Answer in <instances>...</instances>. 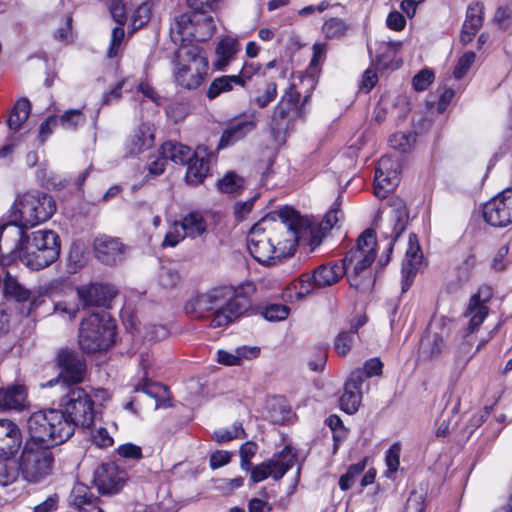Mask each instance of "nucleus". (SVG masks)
I'll return each instance as SVG.
<instances>
[{
	"mask_svg": "<svg viewBox=\"0 0 512 512\" xmlns=\"http://www.w3.org/2000/svg\"><path fill=\"white\" fill-rule=\"evenodd\" d=\"M337 206L336 202L317 225L292 208L281 209L279 216L282 223L274 240L265 234L261 222L256 223L247 236V247L251 256L261 264L273 265L292 256L300 241L319 245L326 233L343 218V212Z\"/></svg>",
	"mask_w": 512,
	"mask_h": 512,
	"instance_id": "obj_1",
	"label": "nucleus"
},
{
	"mask_svg": "<svg viewBox=\"0 0 512 512\" xmlns=\"http://www.w3.org/2000/svg\"><path fill=\"white\" fill-rule=\"evenodd\" d=\"M246 288L251 285L233 288L223 286L198 295L193 303L196 312H211L210 326L224 327L238 319L249 307Z\"/></svg>",
	"mask_w": 512,
	"mask_h": 512,
	"instance_id": "obj_2",
	"label": "nucleus"
},
{
	"mask_svg": "<svg viewBox=\"0 0 512 512\" xmlns=\"http://www.w3.org/2000/svg\"><path fill=\"white\" fill-rule=\"evenodd\" d=\"M30 441L53 448L73 435V425L67 421L62 409H44L34 412L27 420Z\"/></svg>",
	"mask_w": 512,
	"mask_h": 512,
	"instance_id": "obj_3",
	"label": "nucleus"
},
{
	"mask_svg": "<svg viewBox=\"0 0 512 512\" xmlns=\"http://www.w3.org/2000/svg\"><path fill=\"white\" fill-rule=\"evenodd\" d=\"M55 210V201L50 195L37 191L27 192L15 199L7 224L16 225L25 231L47 221Z\"/></svg>",
	"mask_w": 512,
	"mask_h": 512,
	"instance_id": "obj_4",
	"label": "nucleus"
},
{
	"mask_svg": "<svg viewBox=\"0 0 512 512\" xmlns=\"http://www.w3.org/2000/svg\"><path fill=\"white\" fill-rule=\"evenodd\" d=\"M173 63L174 80L184 89H197L207 77L208 60L198 46L183 45L175 52Z\"/></svg>",
	"mask_w": 512,
	"mask_h": 512,
	"instance_id": "obj_5",
	"label": "nucleus"
},
{
	"mask_svg": "<svg viewBox=\"0 0 512 512\" xmlns=\"http://www.w3.org/2000/svg\"><path fill=\"white\" fill-rule=\"evenodd\" d=\"M116 325L110 315L101 310L85 318L79 329V345L84 352L107 350L114 342Z\"/></svg>",
	"mask_w": 512,
	"mask_h": 512,
	"instance_id": "obj_6",
	"label": "nucleus"
},
{
	"mask_svg": "<svg viewBox=\"0 0 512 512\" xmlns=\"http://www.w3.org/2000/svg\"><path fill=\"white\" fill-rule=\"evenodd\" d=\"M18 464L24 480L38 483L50 474L53 455L49 448L27 440L18 459Z\"/></svg>",
	"mask_w": 512,
	"mask_h": 512,
	"instance_id": "obj_7",
	"label": "nucleus"
},
{
	"mask_svg": "<svg viewBox=\"0 0 512 512\" xmlns=\"http://www.w3.org/2000/svg\"><path fill=\"white\" fill-rule=\"evenodd\" d=\"M65 395L60 400L62 413L73 425V433L77 426L90 427L94 422V403L85 390L78 386H69L62 390Z\"/></svg>",
	"mask_w": 512,
	"mask_h": 512,
	"instance_id": "obj_8",
	"label": "nucleus"
},
{
	"mask_svg": "<svg viewBox=\"0 0 512 512\" xmlns=\"http://www.w3.org/2000/svg\"><path fill=\"white\" fill-rule=\"evenodd\" d=\"M57 363L61 369L59 376L47 383V386L59 384L62 390L69 386H77L84 380L86 373L85 359L70 349H61L57 354Z\"/></svg>",
	"mask_w": 512,
	"mask_h": 512,
	"instance_id": "obj_9",
	"label": "nucleus"
},
{
	"mask_svg": "<svg viewBox=\"0 0 512 512\" xmlns=\"http://www.w3.org/2000/svg\"><path fill=\"white\" fill-rule=\"evenodd\" d=\"M296 456L289 446L284 447L280 452L275 453L270 459L251 466L250 480L252 483L261 482L268 477L280 480L294 465Z\"/></svg>",
	"mask_w": 512,
	"mask_h": 512,
	"instance_id": "obj_10",
	"label": "nucleus"
},
{
	"mask_svg": "<svg viewBox=\"0 0 512 512\" xmlns=\"http://www.w3.org/2000/svg\"><path fill=\"white\" fill-rule=\"evenodd\" d=\"M401 164L391 155L382 156L377 164L374 177V193L384 199L393 192L400 182Z\"/></svg>",
	"mask_w": 512,
	"mask_h": 512,
	"instance_id": "obj_11",
	"label": "nucleus"
},
{
	"mask_svg": "<svg viewBox=\"0 0 512 512\" xmlns=\"http://www.w3.org/2000/svg\"><path fill=\"white\" fill-rule=\"evenodd\" d=\"M483 217L494 227L512 224V188L502 191L489 200L483 207Z\"/></svg>",
	"mask_w": 512,
	"mask_h": 512,
	"instance_id": "obj_12",
	"label": "nucleus"
},
{
	"mask_svg": "<svg viewBox=\"0 0 512 512\" xmlns=\"http://www.w3.org/2000/svg\"><path fill=\"white\" fill-rule=\"evenodd\" d=\"M128 250V246L118 237L103 234L97 236L93 241V251L96 259L107 266H116L122 263Z\"/></svg>",
	"mask_w": 512,
	"mask_h": 512,
	"instance_id": "obj_13",
	"label": "nucleus"
},
{
	"mask_svg": "<svg viewBox=\"0 0 512 512\" xmlns=\"http://www.w3.org/2000/svg\"><path fill=\"white\" fill-rule=\"evenodd\" d=\"M127 479V473L113 462L104 463L94 472V485L102 495L120 492Z\"/></svg>",
	"mask_w": 512,
	"mask_h": 512,
	"instance_id": "obj_14",
	"label": "nucleus"
},
{
	"mask_svg": "<svg viewBox=\"0 0 512 512\" xmlns=\"http://www.w3.org/2000/svg\"><path fill=\"white\" fill-rule=\"evenodd\" d=\"M77 294L84 307H109L117 291L112 285L93 283L78 287Z\"/></svg>",
	"mask_w": 512,
	"mask_h": 512,
	"instance_id": "obj_15",
	"label": "nucleus"
},
{
	"mask_svg": "<svg viewBox=\"0 0 512 512\" xmlns=\"http://www.w3.org/2000/svg\"><path fill=\"white\" fill-rule=\"evenodd\" d=\"M377 239L375 231L366 229L358 238L354 246V272H360L370 267L377 254Z\"/></svg>",
	"mask_w": 512,
	"mask_h": 512,
	"instance_id": "obj_16",
	"label": "nucleus"
},
{
	"mask_svg": "<svg viewBox=\"0 0 512 512\" xmlns=\"http://www.w3.org/2000/svg\"><path fill=\"white\" fill-rule=\"evenodd\" d=\"M423 255L415 234H410L408 248L402 264V292H406L414 281L416 273L422 262Z\"/></svg>",
	"mask_w": 512,
	"mask_h": 512,
	"instance_id": "obj_17",
	"label": "nucleus"
},
{
	"mask_svg": "<svg viewBox=\"0 0 512 512\" xmlns=\"http://www.w3.org/2000/svg\"><path fill=\"white\" fill-rule=\"evenodd\" d=\"M23 443L19 426L12 420L0 419V458H12Z\"/></svg>",
	"mask_w": 512,
	"mask_h": 512,
	"instance_id": "obj_18",
	"label": "nucleus"
},
{
	"mask_svg": "<svg viewBox=\"0 0 512 512\" xmlns=\"http://www.w3.org/2000/svg\"><path fill=\"white\" fill-rule=\"evenodd\" d=\"M491 297L489 287L481 288L479 292L470 298L465 315L470 316V321L465 332L472 334L488 315V307L485 302Z\"/></svg>",
	"mask_w": 512,
	"mask_h": 512,
	"instance_id": "obj_19",
	"label": "nucleus"
},
{
	"mask_svg": "<svg viewBox=\"0 0 512 512\" xmlns=\"http://www.w3.org/2000/svg\"><path fill=\"white\" fill-rule=\"evenodd\" d=\"M382 368V361L375 357L368 359L364 363L363 368L354 371V398L357 394L359 401L361 400L362 394L368 392L370 389V384L368 382L365 383L366 379L373 376H380L382 374ZM356 410L357 407L354 405V413Z\"/></svg>",
	"mask_w": 512,
	"mask_h": 512,
	"instance_id": "obj_20",
	"label": "nucleus"
},
{
	"mask_svg": "<svg viewBox=\"0 0 512 512\" xmlns=\"http://www.w3.org/2000/svg\"><path fill=\"white\" fill-rule=\"evenodd\" d=\"M207 150L205 147L199 146L194 155L188 160L185 179L190 185H199L203 183L204 179L209 173V162L206 159Z\"/></svg>",
	"mask_w": 512,
	"mask_h": 512,
	"instance_id": "obj_21",
	"label": "nucleus"
},
{
	"mask_svg": "<svg viewBox=\"0 0 512 512\" xmlns=\"http://www.w3.org/2000/svg\"><path fill=\"white\" fill-rule=\"evenodd\" d=\"M256 128L252 119H236L223 131L217 149H223L242 140Z\"/></svg>",
	"mask_w": 512,
	"mask_h": 512,
	"instance_id": "obj_22",
	"label": "nucleus"
},
{
	"mask_svg": "<svg viewBox=\"0 0 512 512\" xmlns=\"http://www.w3.org/2000/svg\"><path fill=\"white\" fill-rule=\"evenodd\" d=\"M341 264L321 265L313 272L312 279L316 287L331 286L336 283L348 269V262L351 260L345 257Z\"/></svg>",
	"mask_w": 512,
	"mask_h": 512,
	"instance_id": "obj_23",
	"label": "nucleus"
},
{
	"mask_svg": "<svg viewBox=\"0 0 512 512\" xmlns=\"http://www.w3.org/2000/svg\"><path fill=\"white\" fill-rule=\"evenodd\" d=\"M484 6L481 2H472L466 11V18L462 26L460 40L467 44L483 25Z\"/></svg>",
	"mask_w": 512,
	"mask_h": 512,
	"instance_id": "obj_24",
	"label": "nucleus"
},
{
	"mask_svg": "<svg viewBox=\"0 0 512 512\" xmlns=\"http://www.w3.org/2000/svg\"><path fill=\"white\" fill-rule=\"evenodd\" d=\"M195 20L193 17V10L191 13H184L175 17L170 25V35L172 41L177 44L178 42L184 43L185 41H194V27Z\"/></svg>",
	"mask_w": 512,
	"mask_h": 512,
	"instance_id": "obj_25",
	"label": "nucleus"
},
{
	"mask_svg": "<svg viewBox=\"0 0 512 512\" xmlns=\"http://www.w3.org/2000/svg\"><path fill=\"white\" fill-rule=\"evenodd\" d=\"M215 7L216 5L213 7H207L203 10L192 9L193 17L196 22L194 27V41L203 42L212 37L215 25L213 17L208 13L213 11Z\"/></svg>",
	"mask_w": 512,
	"mask_h": 512,
	"instance_id": "obj_26",
	"label": "nucleus"
},
{
	"mask_svg": "<svg viewBox=\"0 0 512 512\" xmlns=\"http://www.w3.org/2000/svg\"><path fill=\"white\" fill-rule=\"evenodd\" d=\"M154 142V134L149 124H140L130 136L127 151L130 155H137L150 148Z\"/></svg>",
	"mask_w": 512,
	"mask_h": 512,
	"instance_id": "obj_27",
	"label": "nucleus"
},
{
	"mask_svg": "<svg viewBox=\"0 0 512 512\" xmlns=\"http://www.w3.org/2000/svg\"><path fill=\"white\" fill-rule=\"evenodd\" d=\"M26 391L21 385L0 389V409L21 410L25 406Z\"/></svg>",
	"mask_w": 512,
	"mask_h": 512,
	"instance_id": "obj_28",
	"label": "nucleus"
},
{
	"mask_svg": "<svg viewBox=\"0 0 512 512\" xmlns=\"http://www.w3.org/2000/svg\"><path fill=\"white\" fill-rule=\"evenodd\" d=\"M160 153L163 158L181 165L186 164L194 155L190 147L173 141H167L162 144Z\"/></svg>",
	"mask_w": 512,
	"mask_h": 512,
	"instance_id": "obj_29",
	"label": "nucleus"
},
{
	"mask_svg": "<svg viewBox=\"0 0 512 512\" xmlns=\"http://www.w3.org/2000/svg\"><path fill=\"white\" fill-rule=\"evenodd\" d=\"M260 349L258 347H238L235 353L219 350L217 353L218 362L228 366L240 365L242 359H251L258 356Z\"/></svg>",
	"mask_w": 512,
	"mask_h": 512,
	"instance_id": "obj_30",
	"label": "nucleus"
},
{
	"mask_svg": "<svg viewBox=\"0 0 512 512\" xmlns=\"http://www.w3.org/2000/svg\"><path fill=\"white\" fill-rule=\"evenodd\" d=\"M3 294L7 299L25 302L30 298V291L16 277L6 272L3 278Z\"/></svg>",
	"mask_w": 512,
	"mask_h": 512,
	"instance_id": "obj_31",
	"label": "nucleus"
},
{
	"mask_svg": "<svg viewBox=\"0 0 512 512\" xmlns=\"http://www.w3.org/2000/svg\"><path fill=\"white\" fill-rule=\"evenodd\" d=\"M179 227L185 233L186 237L196 238L206 232L207 225L204 217L199 212H190L182 221L179 222Z\"/></svg>",
	"mask_w": 512,
	"mask_h": 512,
	"instance_id": "obj_32",
	"label": "nucleus"
},
{
	"mask_svg": "<svg viewBox=\"0 0 512 512\" xmlns=\"http://www.w3.org/2000/svg\"><path fill=\"white\" fill-rule=\"evenodd\" d=\"M31 111V104L27 98H21L14 104L7 125L10 130L17 132L27 121Z\"/></svg>",
	"mask_w": 512,
	"mask_h": 512,
	"instance_id": "obj_33",
	"label": "nucleus"
},
{
	"mask_svg": "<svg viewBox=\"0 0 512 512\" xmlns=\"http://www.w3.org/2000/svg\"><path fill=\"white\" fill-rule=\"evenodd\" d=\"M239 78H235L234 75H225L215 78L209 85L206 96L208 99L213 100L220 94L229 92L235 85L238 86Z\"/></svg>",
	"mask_w": 512,
	"mask_h": 512,
	"instance_id": "obj_34",
	"label": "nucleus"
},
{
	"mask_svg": "<svg viewBox=\"0 0 512 512\" xmlns=\"http://www.w3.org/2000/svg\"><path fill=\"white\" fill-rule=\"evenodd\" d=\"M237 51V42L232 38H225L219 42L216 48L218 59L213 63L218 70L223 69Z\"/></svg>",
	"mask_w": 512,
	"mask_h": 512,
	"instance_id": "obj_35",
	"label": "nucleus"
},
{
	"mask_svg": "<svg viewBox=\"0 0 512 512\" xmlns=\"http://www.w3.org/2000/svg\"><path fill=\"white\" fill-rule=\"evenodd\" d=\"M445 348L443 337L437 333L427 334L421 341V353L427 358L439 356Z\"/></svg>",
	"mask_w": 512,
	"mask_h": 512,
	"instance_id": "obj_36",
	"label": "nucleus"
},
{
	"mask_svg": "<svg viewBox=\"0 0 512 512\" xmlns=\"http://www.w3.org/2000/svg\"><path fill=\"white\" fill-rule=\"evenodd\" d=\"M21 471L18 462L16 463L11 458H0V485L8 486L14 483Z\"/></svg>",
	"mask_w": 512,
	"mask_h": 512,
	"instance_id": "obj_37",
	"label": "nucleus"
},
{
	"mask_svg": "<svg viewBox=\"0 0 512 512\" xmlns=\"http://www.w3.org/2000/svg\"><path fill=\"white\" fill-rule=\"evenodd\" d=\"M58 126L64 129H76L80 124L85 122V115L80 109H70L63 114L57 116Z\"/></svg>",
	"mask_w": 512,
	"mask_h": 512,
	"instance_id": "obj_38",
	"label": "nucleus"
},
{
	"mask_svg": "<svg viewBox=\"0 0 512 512\" xmlns=\"http://www.w3.org/2000/svg\"><path fill=\"white\" fill-rule=\"evenodd\" d=\"M293 110L294 109L289 107L285 101H279L278 104L275 106L272 116H271V122H270L271 129L274 132L281 131L285 126L287 117L289 116L290 112Z\"/></svg>",
	"mask_w": 512,
	"mask_h": 512,
	"instance_id": "obj_39",
	"label": "nucleus"
},
{
	"mask_svg": "<svg viewBox=\"0 0 512 512\" xmlns=\"http://www.w3.org/2000/svg\"><path fill=\"white\" fill-rule=\"evenodd\" d=\"M277 96V85L275 82H267L263 90H258L257 94L252 98L254 103L259 108L267 107Z\"/></svg>",
	"mask_w": 512,
	"mask_h": 512,
	"instance_id": "obj_40",
	"label": "nucleus"
},
{
	"mask_svg": "<svg viewBox=\"0 0 512 512\" xmlns=\"http://www.w3.org/2000/svg\"><path fill=\"white\" fill-rule=\"evenodd\" d=\"M244 179L234 172H228L222 179L218 181V188L223 193H236L243 187Z\"/></svg>",
	"mask_w": 512,
	"mask_h": 512,
	"instance_id": "obj_41",
	"label": "nucleus"
},
{
	"mask_svg": "<svg viewBox=\"0 0 512 512\" xmlns=\"http://www.w3.org/2000/svg\"><path fill=\"white\" fill-rule=\"evenodd\" d=\"M242 435H245L242 425L235 422L231 428H221L216 430L213 434V438L218 443H224L240 438Z\"/></svg>",
	"mask_w": 512,
	"mask_h": 512,
	"instance_id": "obj_42",
	"label": "nucleus"
},
{
	"mask_svg": "<svg viewBox=\"0 0 512 512\" xmlns=\"http://www.w3.org/2000/svg\"><path fill=\"white\" fill-rule=\"evenodd\" d=\"M257 451L258 445L255 442L248 441L241 445L239 455L242 470L249 471L251 469V460L256 455Z\"/></svg>",
	"mask_w": 512,
	"mask_h": 512,
	"instance_id": "obj_43",
	"label": "nucleus"
},
{
	"mask_svg": "<svg viewBox=\"0 0 512 512\" xmlns=\"http://www.w3.org/2000/svg\"><path fill=\"white\" fill-rule=\"evenodd\" d=\"M400 45L401 43L399 41H383L376 55L378 63L387 66V60L392 59L396 55Z\"/></svg>",
	"mask_w": 512,
	"mask_h": 512,
	"instance_id": "obj_44",
	"label": "nucleus"
},
{
	"mask_svg": "<svg viewBox=\"0 0 512 512\" xmlns=\"http://www.w3.org/2000/svg\"><path fill=\"white\" fill-rule=\"evenodd\" d=\"M399 203L400 205L397 209V224L395 226V232L394 235L392 236L391 242L389 243V247L387 248V255L389 256L393 251L394 242L399 238L400 234L404 231L405 221L408 218V212L405 206L403 205L402 201H399Z\"/></svg>",
	"mask_w": 512,
	"mask_h": 512,
	"instance_id": "obj_45",
	"label": "nucleus"
},
{
	"mask_svg": "<svg viewBox=\"0 0 512 512\" xmlns=\"http://www.w3.org/2000/svg\"><path fill=\"white\" fill-rule=\"evenodd\" d=\"M323 33L326 38H339L345 34L347 27L344 22L337 18H332L325 22L322 27Z\"/></svg>",
	"mask_w": 512,
	"mask_h": 512,
	"instance_id": "obj_46",
	"label": "nucleus"
},
{
	"mask_svg": "<svg viewBox=\"0 0 512 512\" xmlns=\"http://www.w3.org/2000/svg\"><path fill=\"white\" fill-rule=\"evenodd\" d=\"M474 355L475 352L472 351L471 334L464 332L463 341L458 346L456 357L458 361L463 362V364L466 365Z\"/></svg>",
	"mask_w": 512,
	"mask_h": 512,
	"instance_id": "obj_47",
	"label": "nucleus"
},
{
	"mask_svg": "<svg viewBox=\"0 0 512 512\" xmlns=\"http://www.w3.org/2000/svg\"><path fill=\"white\" fill-rule=\"evenodd\" d=\"M158 281L163 288H173L180 281V274L173 268L161 267L158 273Z\"/></svg>",
	"mask_w": 512,
	"mask_h": 512,
	"instance_id": "obj_48",
	"label": "nucleus"
},
{
	"mask_svg": "<svg viewBox=\"0 0 512 512\" xmlns=\"http://www.w3.org/2000/svg\"><path fill=\"white\" fill-rule=\"evenodd\" d=\"M71 497L73 504L79 509H82L85 505L91 504L92 502L89 489L84 484L75 485Z\"/></svg>",
	"mask_w": 512,
	"mask_h": 512,
	"instance_id": "obj_49",
	"label": "nucleus"
},
{
	"mask_svg": "<svg viewBox=\"0 0 512 512\" xmlns=\"http://www.w3.org/2000/svg\"><path fill=\"white\" fill-rule=\"evenodd\" d=\"M476 59V54L472 51L465 52L458 60L454 68L453 76L456 79L463 78Z\"/></svg>",
	"mask_w": 512,
	"mask_h": 512,
	"instance_id": "obj_50",
	"label": "nucleus"
},
{
	"mask_svg": "<svg viewBox=\"0 0 512 512\" xmlns=\"http://www.w3.org/2000/svg\"><path fill=\"white\" fill-rule=\"evenodd\" d=\"M325 422L333 433L334 450H336L339 442L345 438L347 432L343 428L342 420L337 415H330Z\"/></svg>",
	"mask_w": 512,
	"mask_h": 512,
	"instance_id": "obj_51",
	"label": "nucleus"
},
{
	"mask_svg": "<svg viewBox=\"0 0 512 512\" xmlns=\"http://www.w3.org/2000/svg\"><path fill=\"white\" fill-rule=\"evenodd\" d=\"M289 307L282 304L267 306L262 312L263 317L268 321H281L287 318Z\"/></svg>",
	"mask_w": 512,
	"mask_h": 512,
	"instance_id": "obj_52",
	"label": "nucleus"
},
{
	"mask_svg": "<svg viewBox=\"0 0 512 512\" xmlns=\"http://www.w3.org/2000/svg\"><path fill=\"white\" fill-rule=\"evenodd\" d=\"M150 15L151 9L148 3L139 5L131 16L133 28L138 29L145 25L149 21Z\"/></svg>",
	"mask_w": 512,
	"mask_h": 512,
	"instance_id": "obj_53",
	"label": "nucleus"
},
{
	"mask_svg": "<svg viewBox=\"0 0 512 512\" xmlns=\"http://www.w3.org/2000/svg\"><path fill=\"white\" fill-rule=\"evenodd\" d=\"M434 80V73L430 69L420 70L412 79V86L416 91H424Z\"/></svg>",
	"mask_w": 512,
	"mask_h": 512,
	"instance_id": "obj_54",
	"label": "nucleus"
},
{
	"mask_svg": "<svg viewBox=\"0 0 512 512\" xmlns=\"http://www.w3.org/2000/svg\"><path fill=\"white\" fill-rule=\"evenodd\" d=\"M124 36L125 32L121 26H117L112 30L111 42L107 52L109 58H114L119 54Z\"/></svg>",
	"mask_w": 512,
	"mask_h": 512,
	"instance_id": "obj_55",
	"label": "nucleus"
},
{
	"mask_svg": "<svg viewBox=\"0 0 512 512\" xmlns=\"http://www.w3.org/2000/svg\"><path fill=\"white\" fill-rule=\"evenodd\" d=\"M128 0H111L110 13L113 19L122 25L127 19Z\"/></svg>",
	"mask_w": 512,
	"mask_h": 512,
	"instance_id": "obj_56",
	"label": "nucleus"
},
{
	"mask_svg": "<svg viewBox=\"0 0 512 512\" xmlns=\"http://www.w3.org/2000/svg\"><path fill=\"white\" fill-rule=\"evenodd\" d=\"M424 495L417 491H412L406 501L403 512H423Z\"/></svg>",
	"mask_w": 512,
	"mask_h": 512,
	"instance_id": "obj_57",
	"label": "nucleus"
},
{
	"mask_svg": "<svg viewBox=\"0 0 512 512\" xmlns=\"http://www.w3.org/2000/svg\"><path fill=\"white\" fill-rule=\"evenodd\" d=\"M352 338L350 331H341L335 339L334 347L338 354L347 355L350 351Z\"/></svg>",
	"mask_w": 512,
	"mask_h": 512,
	"instance_id": "obj_58",
	"label": "nucleus"
},
{
	"mask_svg": "<svg viewBox=\"0 0 512 512\" xmlns=\"http://www.w3.org/2000/svg\"><path fill=\"white\" fill-rule=\"evenodd\" d=\"M378 82V76L373 68H368L362 75L359 83V92L369 93Z\"/></svg>",
	"mask_w": 512,
	"mask_h": 512,
	"instance_id": "obj_59",
	"label": "nucleus"
},
{
	"mask_svg": "<svg viewBox=\"0 0 512 512\" xmlns=\"http://www.w3.org/2000/svg\"><path fill=\"white\" fill-rule=\"evenodd\" d=\"M185 237V233L179 227V223L175 222L173 228L166 234L162 246L174 247Z\"/></svg>",
	"mask_w": 512,
	"mask_h": 512,
	"instance_id": "obj_60",
	"label": "nucleus"
},
{
	"mask_svg": "<svg viewBox=\"0 0 512 512\" xmlns=\"http://www.w3.org/2000/svg\"><path fill=\"white\" fill-rule=\"evenodd\" d=\"M118 454L121 457L128 458V459H141L142 458L141 448L132 443H126V444L120 445L118 447Z\"/></svg>",
	"mask_w": 512,
	"mask_h": 512,
	"instance_id": "obj_61",
	"label": "nucleus"
},
{
	"mask_svg": "<svg viewBox=\"0 0 512 512\" xmlns=\"http://www.w3.org/2000/svg\"><path fill=\"white\" fill-rule=\"evenodd\" d=\"M259 67L253 63H245L238 75H234L235 78H239L238 86L244 87L247 81H249L254 74L257 73Z\"/></svg>",
	"mask_w": 512,
	"mask_h": 512,
	"instance_id": "obj_62",
	"label": "nucleus"
},
{
	"mask_svg": "<svg viewBox=\"0 0 512 512\" xmlns=\"http://www.w3.org/2000/svg\"><path fill=\"white\" fill-rule=\"evenodd\" d=\"M400 446L399 444H394L391 446V448L387 451L386 455V463L390 471L395 472L397 471L400 461Z\"/></svg>",
	"mask_w": 512,
	"mask_h": 512,
	"instance_id": "obj_63",
	"label": "nucleus"
},
{
	"mask_svg": "<svg viewBox=\"0 0 512 512\" xmlns=\"http://www.w3.org/2000/svg\"><path fill=\"white\" fill-rule=\"evenodd\" d=\"M386 24L390 29L395 31L402 30L406 25L405 17L398 11L389 13Z\"/></svg>",
	"mask_w": 512,
	"mask_h": 512,
	"instance_id": "obj_64",
	"label": "nucleus"
}]
</instances>
